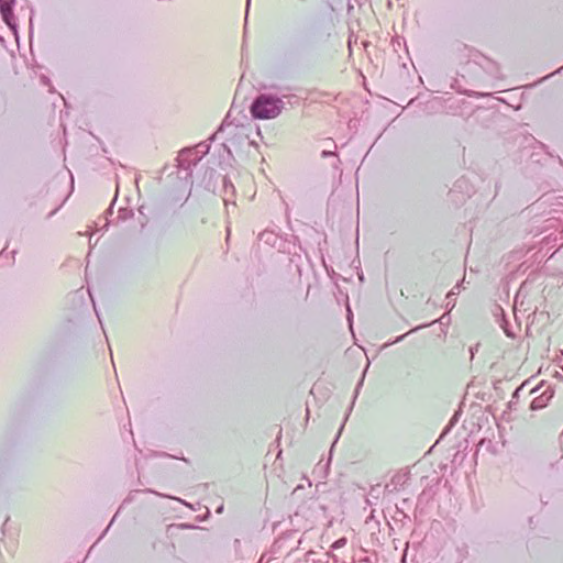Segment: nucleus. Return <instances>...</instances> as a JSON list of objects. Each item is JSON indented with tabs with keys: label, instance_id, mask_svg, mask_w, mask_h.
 Listing matches in <instances>:
<instances>
[{
	"label": "nucleus",
	"instance_id": "5",
	"mask_svg": "<svg viewBox=\"0 0 563 563\" xmlns=\"http://www.w3.org/2000/svg\"><path fill=\"white\" fill-rule=\"evenodd\" d=\"M344 543H345V539H340V540H338V541L333 544V548H340V547H342Z\"/></svg>",
	"mask_w": 563,
	"mask_h": 563
},
{
	"label": "nucleus",
	"instance_id": "2",
	"mask_svg": "<svg viewBox=\"0 0 563 563\" xmlns=\"http://www.w3.org/2000/svg\"><path fill=\"white\" fill-rule=\"evenodd\" d=\"M531 394L534 395L530 405L532 410L544 408L549 400L553 397V390L549 386L544 389L543 386H538L531 390Z\"/></svg>",
	"mask_w": 563,
	"mask_h": 563
},
{
	"label": "nucleus",
	"instance_id": "3",
	"mask_svg": "<svg viewBox=\"0 0 563 563\" xmlns=\"http://www.w3.org/2000/svg\"><path fill=\"white\" fill-rule=\"evenodd\" d=\"M14 3V0H0V12L2 15L3 21L12 26V22L14 20L12 5Z\"/></svg>",
	"mask_w": 563,
	"mask_h": 563
},
{
	"label": "nucleus",
	"instance_id": "7",
	"mask_svg": "<svg viewBox=\"0 0 563 563\" xmlns=\"http://www.w3.org/2000/svg\"><path fill=\"white\" fill-rule=\"evenodd\" d=\"M402 338H404V335H402V336H398V339L396 340V342L400 341Z\"/></svg>",
	"mask_w": 563,
	"mask_h": 563
},
{
	"label": "nucleus",
	"instance_id": "1",
	"mask_svg": "<svg viewBox=\"0 0 563 563\" xmlns=\"http://www.w3.org/2000/svg\"><path fill=\"white\" fill-rule=\"evenodd\" d=\"M284 109V101L273 95H260L251 106V113L256 119H274L280 114Z\"/></svg>",
	"mask_w": 563,
	"mask_h": 563
},
{
	"label": "nucleus",
	"instance_id": "6",
	"mask_svg": "<svg viewBox=\"0 0 563 563\" xmlns=\"http://www.w3.org/2000/svg\"><path fill=\"white\" fill-rule=\"evenodd\" d=\"M333 153L332 152H328V151H323L322 152V156L325 157V156H329V155H332Z\"/></svg>",
	"mask_w": 563,
	"mask_h": 563
},
{
	"label": "nucleus",
	"instance_id": "4",
	"mask_svg": "<svg viewBox=\"0 0 563 563\" xmlns=\"http://www.w3.org/2000/svg\"><path fill=\"white\" fill-rule=\"evenodd\" d=\"M501 328L504 329V332L506 333L507 336L516 338V331L508 325L506 320H503Z\"/></svg>",
	"mask_w": 563,
	"mask_h": 563
}]
</instances>
